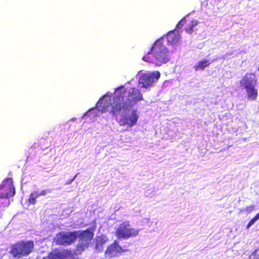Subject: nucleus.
I'll return each instance as SVG.
<instances>
[{
	"label": "nucleus",
	"instance_id": "6",
	"mask_svg": "<svg viewBox=\"0 0 259 259\" xmlns=\"http://www.w3.org/2000/svg\"><path fill=\"white\" fill-rule=\"evenodd\" d=\"M160 76V73L158 71L144 73L141 75L139 79V84H141V87L147 88L152 86L153 83L156 82Z\"/></svg>",
	"mask_w": 259,
	"mask_h": 259
},
{
	"label": "nucleus",
	"instance_id": "3",
	"mask_svg": "<svg viewBox=\"0 0 259 259\" xmlns=\"http://www.w3.org/2000/svg\"><path fill=\"white\" fill-rule=\"evenodd\" d=\"M34 248L33 241H21L13 245L10 251L14 257L20 258L28 256Z\"/></svg>",
	"mask_w": 259,
	"mask_h": 259
},
{
	"label": "nucleus",
	"instance_id": "14",
	"mask_svg": "<svg viewBox=\"0 0 259 259\" xmlns=\"http://www.w3.org/2000/svg\"><path fill=\"white\" fill-rule=\"evenodd\" d=\"M244 88L246 90L248 99L251 100H255L256 99L258 92L257 89L255 88V85L244 87Z\"/></svg>",
	"mask_w": 259,
	"mask_h": 259
},
{
	"label": "nucleus",
	"instance_id": "16",
	"mask_svg": "<svg viewBox=\"0 0 259 259\" xmlns=\"http://www.w3.org/2000/svg\"><path fill=\"white\" fill-rule=\"evenodd\" d=\"M210 64V62L208 60H203L199 61L194 66V68L195 71L199 70H203L205 67L209 66Z\"/></svg>",
	"mask_w": 259,
	"mask_h": 259
},
{
	"label": "nucleus",
	"instance_id": "1",
	"mask_svg": "<svg viewBox=\"0 0 259 259\" xmlns=\"http://www.w3.org/2000/svg\"><path fill=\"white\" fill-rule=\"evenodd\" d=\"M143 100V94L138 89L134 87L127 91L123 85H120L116 89L112 99H100L98 109L102 113L109 111L113 116H116L122 110H128Z\"/></svg>",
	"mask_w": 259,
	"mask_h": 259
},
{
	"label": "nucleus",
	"instance_id": "17",
	"mask_svg": "<svg viewBox=\"0 0 259 259\" xmlns=\"http://www.w3.org/2000/svg\"><path fill=\"white\" fill-rule=\"evenodd\" d=\"M197 20H193L187 24L185 28V31L189 34H191L193 31V28L198 24Z\"/></svg>",
	"mask_w": 259,
	"mask_h": 259
},
{
	"label": "nucleus",
	"instance_id": "2",
	"mask_svg": "<svg viewBox=\"0 0 259 259\" xmlns=\"http://www.w3.org/2000/svg\"><path fill=\"white\" fill-rule=\"evenodd\" d=\"M162 37L157 39L152 45L150 51L142 59L144 61L161 66L170 60L169 51L164 44Z\"/></svg>",
	"mask_w": 259,
	"mask_h": 259
},
{
	"label": "nucleus",
	"instance_id": "22",
	"mask_svg": "<svg viewBox=\"0 0 259 259\" xmlns=\"http://www.w3.org/2000/svg\"><path fill=\"white\" fill-rule=\"evenodd\" d=\"M256 221V220L254 219V218H253L252 219H251L248 223L247 224L246 226V228L248 229L249 227H250Z\"/></svg>",
	"mask_w": 259,
	"mask_h": 259
},
{
	"label": "nucleus",
	"instance_id": "7",
	"mask_svg": "<svg viewBox=\"0 0 259 259\" xmlns=\"http://www.w3.org/2000/svg\"><path fill=\"white\" fill-rule=\"evenodd\" d=\"M15 190L13 184V179L7 178L0 186V199L8 198L14 196Z\"/></svg>",
	"mask_w": 259,
	"mask_h": 259
},
{
	"label": "nucleus",
	"instance_id": "15",
	"mask_svg": "<svg viewBox=\"0 0 259 259\" xmlns=\"http://www.w3.org/2000/svg\"><path fill=\"white\" fill-rule=\"evenodd\" d=\"M108 239L105 235H102L97 237L96 239V249L99 251H101L103 249V246L106 243Z\"/></svg>",
	"mask_w": 259,
	"mask_h": 259
},
{
	"label": "nucleus",
	"instance_id": "10",
	"mask_svg": "<svg viewBox=\"0 0 259 259\" xmlns=\"http://www.w3.org/2000/svg\"><path fill=\"white\" fill-rule=\"evenodd\" d=\"M128 251V249H123L121 246L119 245L117 240H114L112 243L107 247L105 254L107 256L112 257L116 256L118 254Z\"/></svg>",
	"mask_w": 259,
	"mask_h": 259
},
{
	"label": "nucleus",
	"instance_id": "23",
	"mask_svg": "<svg viewBox=\"0 0 259 259\" xmlns=\"http://www.w3.org/2000/svg\"><path fill=\"white\" fill-rule=\"evenodd\" d=\"M75 178V176H74V178L73 179H72L71 180H70L68 182H67L66 183V184H71L73 181V180H74Z\"/></svg>",
	"mask_w": 259,
	"mask_h": 259
},
{
	"label": "nucleus",
	"instance_id": "8",
	"mask_svg": "<svg viewBox=\"0 0 259 259\" xmlns=\"http://www.w3.org/2000/svg\"><path fill=\"white\" fill-rule=\"evenodd\" d=\"M139 116L136 110L132 111L130 115H124L118 121V124L121 126L127 125L130 127L137 124Z\"/></svg>",
	"mask_w": 259,
	"mask_h": 259
},
{
	"label": "nucleus",
	"instance_id": "5",
	"mask_svg": "<svg viewBox=\"0 0 259 259\" xmlns=\"http://www.w3.org/2000/svg\"><path fill=\"white\" fill-rule=\"evenodd\" d=\"M139 234V231L134 228H130L128 222H123L119 225L115 231V234L118 239H127L135 237Z\"/></svg>",
	"mask_w": 259,
	"mask_h": 259
},
{
	"label": "nucleus",
	"instance_id": "11",
	"mask_svg": "<svg viewBox=\"0 0 259 259\" xmlns=\"http://www.w3.org/2000/svg\"><path fill=\"white\" fill-rule=\"evenodd\" d=\"M71 254V251L68 250H59L56 249L49 253V257L50 259H66Z\"/></svg>",
	"mask_w": 259,
	"mask_h": 259
},
{
	"label": "nucleus",
	"instance_id": "4",
	"mask_svg": "<svg viewBox=\"0 0 259 259\" xmlns=\"http://www.w3.org/2000/svg\"><path fill=\"white\" fill-rule=\"evenodd\" d=\"M78 231H72L67 233H59L54 240L57 245L68 246L74 242L77 237Z\"/></svg>",
	"mask_w": 259,
	"mask_h": 259
},
{
	"label": "nucleus",
	"instance_id": "24",
	"mask_svg": "<svg viewBox=\"0 0 259 259\" xmlns=\"http://www.w3.org/2000/svg\"><path fill=\"white\" fill-rule=\"evenodd\" d=\"M254 219L256 221L259 219V212L257 213L254 217Z\"/></svg>",
	"mask_w": 259,
	"mask_h": 259
},
{
	"label": "nucleus",
	"instance_id": "19",
	"mask_svg": "<svg viewBox=\"0 0 259 259\" xmlns=\"http://www.w3.org/2000/svg\"><path fill=\"white\" fill-rule=\"evenodd\" d=\"M249 259H259V248L256 249L251 253Z\"/></svg>",
	"mask_w": 259,
	"mask_h": 259
},
{
	"label": "nucleus",
	"instance_id": "9",
	"mask_svg": "<svg viewBox=\"0 0 259 259\" xmlns=\"http://www.w3.org/2000/svg\"><path fill=\"white\" fill-rule=\"evenodd\" d=\"M77 237L81 242V247L88 248L89 246L91 241L93 239L94 233L93 231L87 229L83 231H78Z\"/></svg>",
	"mask_w": 259,
	"mask_h": 259
},
{
	"label": "nucleus",
	"instance_id": "20",
	"mask_svg": "<svg viewBox=\"0 0 259 259\" xmlns=\"http://www.w3.org/2000/svg\"><path fill=\"white\" fill-rule=\"evenodd\" d=\"M37 197H39L40 196H45L48 193H51V190L50 189L43 190L41 192H35Z\"/></svg>",
	"mask_w": 259,
	"mask_h": 259
},
{
	"label": "nucleus",
	"instance_id": "21",
	"mask_svg": "<svg viewBox=\"0 0 259 259\" xmlns=\"http://www.w3.org/2000/svg\"><path fill=\"white\" fill-rule=\"evenodd\" d=\"M187 20L184 18L181 21H179L178 24L177 25V27L180 29H181L183 26H184L186 23Z\"/></svg>",
	"mask_w": 259,
	"mask_h": 259
},
{
	"label": "nucleus",
	"instance_id": "12",
	"mask_svg": "<svg viewBox=\"0 0 259 259\" xmlns=\"http://www.w3.org/2000/svg\"><path fill=\"white\" fill-rule=\"evenodd\" d=\"M257 79L255 78V75L252 73H246L240 80V83L243 87L255 85Z\"/></svg>",
	"mask_w": 259,
	"mask_h": 259
},
{
	"label": "nucleus",
	"instance_id": "18",
	"mask_svg": "<svg viewBox=\"0 0 259 259\" xmlns=\"http://www.w3.org/2000/svg\"><path fill=\"white\" fill-rule=\"evenodd\" d=\"M37 197H38L35 192L32 193L30 194L29 198L28 199V202L29 204L34 205L36 203V199Z\"/></svg>",
	"mask_w": 259,
	"mask_h": 259
},
{
	"label": "nucleus",
	"instance_id": "13",
	"mask_svg": "<svg viewBox=\"0 0 259 259\" xmlns=\"http://www.w3.org/2000/svg\"><path fill=\"white\" fill-rule=\"evenodd\" d=\"M166 39L168 44L177 45L180 39L179 32L176 30L169 31L167 34Z\"/></svg>",
	"mask_w": 259,
	"mask_h": 259
}]
</instances>
